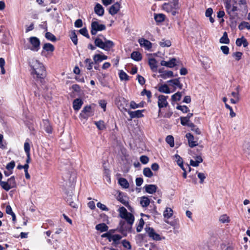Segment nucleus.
<instances>
[{
	"label": "nucleus",
	"instance_id": "32",
	"mask_svg": "<svg viewBox=\"0 0 250 250\" xmlns=\"http://www.w3.org/2000/svg\"><path fill=\"white\" fill-rule=\"evenodd\" d=\"M220 42L221 43L229 44V40L228 37V34L226 32H224L222 37L220 38Z\"/></svg>",
	"mask_w": 250,
	"mask_h": 250
},
{
	"label": "nucleus",
	"instance_id": "62",
	"mask_svg": "<svg viewBox=\"0 0 250 250\" xmlns=\"http://www.w3.org/2000/svg\"><path fill=\"white\" fill-rule=\"evenodd\" d=\"M177 109L180 110L183 113H187L189 110L188 107L186 105H179L177 106Z\"/></svg>",
	"mask_w": 250,
	"mask_h": 250
},
{
	"label": "nucleus",
	"instance_id": "15",
	"mask_svg": "<svg viewBox=\"0 0 250 250\" xmlns=\"http://www.w3.org/2000/svg\"><path fill=\"white\" fill-rule=\"evenodd\" d=\"M144 110H137L134 111H128L127 112L129 115L131 119L135 118H141L144 116L143 114V112Z\"/></svg>",
	"mask_w": 250,
	"mask_h": 250
},
{
	"label": "nucleus",
	"instance_id": "55",
	"mask_svg": "<svg viewBox=\"0 0 250 250\" xmlns=\"http://www.w3.org/2000/svg\"><path fill=\"white\" fill-rule=\"evenodd\" d=\"M197 176L200 179V183L201 184H203L204 183V180L206 178V175L205 173L202 172L197 173Z\"/></svg>",
	"mask_w": 250,
	"mask_h": 250
},
{
	"label": "nucleus",
	"instance_id": "46",
	"mask_svg": "<svg viewBox=\"0 0 250 250\" xmlns=\"http://www.w3.org/2000/svg\"><path fill=\"white\" fill-rule=\"evenodd\" d=\"M70 38H71L72 41L73 42L75 45L77 44V43H78L77 36L76 34L75 31H72L70 32Z\"/></svg>",
	"mask_w": 250,
	"mask_h": 250
},
{
	"label": "nucleus",
	"instance_id": "34",
	"mask_svg": "<svg viewBox=\"0 0 250 250\" xmlns=\"http://www.w3.org/2000/svg\"><path fill=\"white\" fill-rule=\"evenodd\" d=\"M173 214V210L170 208H167L164 212V216L167 219L170 218Z\"/></svg>",
	"mask_w": 250,
	"mask_h": 250
},
{
	"label": "nucleus",
	"instance_id": "59",
	"mask_svg": "<svg viewBox=\"0 0 250 250\" xmlns=\"http://www.w3.org/2000/svg\"><path fill=\"white\" fill-rule=\"evenodd\" d=\"M232 56L236 61H239L241 59L242 53L240 52H236L233 54Z\"/></svg>",
	"mask_w": 250,
	"mask_h": 250
},
{
	"label": "nucleus",
	"instance_id": "14",
	"mask_svg": "<svg viewBox=\"0 0 250 250\" xmlns=\"http://www.w3.org/2000/svg\"><path fill=\"white\" fill-rule=\"evenodd\" d=\"M176 60L175 58L170 59L169 61H162L161 65L168 68H172L176 65Z\"/></svg>",
	"mask_w": 250,
	"mask_h": 250
},
{
	"label": "nucleus",
	"instance_id": "63",
	"mask_svg": "<svg viewBox=\"0 0 250 250\" xmlns=\"http://www.w3.org/2000/svg\"><path fill=\"white\" fill-rule=\"evenodd\" d=\"M97 206L98 208H100L102 210L104 211H108V209L106 207V206L104 204H102L100 202H99L97 204Z\"/></svg>",
	"mask_w": 250,
	"mask_h": 250
},
{
	"label": "nucleus",
	"instance_id": "61",
	"mask_svg": "<svg viewBox=\"0 0 250 250\" xmlns=\"http://www.w3.org/2000/svg\"><path fill=\"white\" fill-rule=\"evenodd\" d=\"M220 49L225 55L229 54V49L228 46L223 45L221 46Z\"/></svg>",
	"mask_w": 250,
	"mask_h": 250
},
{
	"label": "nucleus",
	"instance_id": "42",
	"mask_svg": "<svg viewBox=\"0 0 250 250\" xmlns=\"http://www.w3.org/2000/svg\"><path fill=\"white\" fill-rule=\"evenodd\" d=\"M95 125L97 127L101 130H104L105 128L104 123L103 121H99L98 122H95Z\"/></svg>",
	"mask_w": 250,
	"mask_h": 250
},
{
	"label": "nucleus",
	"instance_id": "26",
	"mask_svg": "<svg viewBox=\"0 0 250 250\" xmlns=\"http://www.w3.org/2000/svg\"><path fill=\"white\" fill-rule=\"evenodd\" d=\"M95 229L101 232L107 231L108 227L104 223H100L96 226Z\"/></svg>",
	"mask_w": 250,
	"mask_h": 250
},
{
	"label": "nucleus",
	"instance_id": "10",
	"mask_svg": "<svg viewBox=\"0 0 250 250\" xmlns=\"http://www.w3.org/2000/svg\"><path fill=\"white\" fill-rule=\"evenodd\" d=\"M168 96L163 95H159L158 97V105L159 108L166 107L168 105L167 99Z\"/></svg>",
	"mask_w": 250,
	"mask_h": 250
},
{
	"label": "nucleus",
	"instance_id": "16",
	"mask_svg": "<svg viewBox=\"0 0 250 250\" xmlns=\"http://www.w3.org/2000/svg\"><path fill=\"white\" fill-rule=\"evenodd\" d=\"M120 9V3L119 2H116L110 6L109 9V13L114 15L118 13Z\"/></svg>",
	"mask_w": 250,
	"mask_h": 250
},
{
	"label": "nucleus",
	"instance_id": "28",
	"mask_svg": "<svg viewBox=\"0 0 250 250\" xmlns=\"http://www.w3.org/2000/svg\"><path fill=\"white\" fill-rule=\"evenodd\" d=\"M95 12L98 15L101 16L104 14V10L102 6L100 4H97L94 8Z\"/></svg>",
	"mask_w": 250,
	"mask_h": 250
},
{
	"label": "nucleus",
	"instance_id": "19",
	"mask_svg": "<svg viewBox=\"0 0 250 250\" xmlns=\"http://www.w3.org/2000/svg\"><path fill=\"white\" fill-rule=\"evenodd\" d=\"M194 159V160L191 159L190 161V165L192 167H198L203 162V159L200 155L196 156Z\"/></svg>",
	"mask_w": 250,
	"mask_h": 250
},
{
	"label": "nucleus",
	"instance_id": "53",
	"mask_svg": "<svg viewBox=\"0 0 250 250\" xmlns=\"http://www.w3.org/2000/svg\"><path fill=\"white\" fill-rule=\"evenodd\" d=\"M24 149L26 154V155H28V154H30V146L28 142H25L24 143Z\"/></svg>",
	"mask_w": 250,
	"mask_h": 250
},
{
	"label": "nucleus",
	"instance_id": "48",
	"mask_svg": "<svg viewBox=\"0 0 250 250\" xmlns=\"http://www.w3.org/2000/svg\"><path fill=\"white\" fill-rule=\"evenodd\" d=\"M84 63L86 64V67L88 70H91L92 68L93 67V62H92L91 60L90 59H86L84 61Z\"/></svg>",
	"mask_w": 250,
	"mask_h": 250
},
{
	"label": "nucleus",
	"instance_id": "50",
	"mask_svg": "<svg viewBox=\"0 0 250 250\" xmlns=\"http://www.w3.org/2000/svg\"><path fill=\"white\" fill-rule=\"evenodd\" d=\"M45 36L47 40L52 42H55L56 41L55 36L50 32H46Z\"/></svg>",
	"mask_w": 250,
	"mask_h": 250
},
{
	"label": "nucleus",
	"instance_id": "54",
	"mask_svg": "<svg viewBox=\"0 0 250 250\" xmlns=\"http://www.w3.org/2000/svg\"><path fill=\"white\" fill-rule=\"evenodd\" d=\"M7 182L9 184V185L12 186L13 188H15L16 186V183L14 176L11 177L8 179Z\"/></svg>",
	"mask_w": 250,
	"mask_h": 250
},
{
	"label": "nucleus",
	"instance_id": "45",
	"mask_svg": "<svg viewBox=\"0 0 250 250\" xmlns=\"http://www.w3.org/2000/svg\"><path fill=\"white\" fill-rule=\"evenodd\" d=\"M159 44L162 47H169L171 43L169 40H162L159 43Z\"/></svg>",
	"mask_w": 250,
	"mask_h": 250
},
{
	"label": "nucleus",
	"instance_id": "25",
	"mask_svg": "<svg viewBox=\"0 0 250 250\" xmlns=\"http://www.w3.org/2000/svg\"><path fill=\"white\" fill-rule=\"evenodd\" d=\"M236 44L238 46H241L243 45L244 47H246L248 45V42L246 39L244 37H242L241 38H238L236 40Z\"/></svg>",
	"mask_w": 250,
	"mask_h": 250
},
{
	"label": "nucleus",
	"instance_id": "20",
	"mask_svg": "<svg viewBox=\"0 0 250 250\" xmlns=\"http://www.w3.org/2000/svg\"><path fill=\"white\" fill-rule=\"evenodd\" d=\"M158 91L165 94H169L171 92L168 85L166 84L160 85L158 87Z\"/></svg>",
	"mask_w": 250,
	"mask_h": 250
},
{
	"label": "nucleus",
	"instance_id": "18",
	"mask_svg": "<svg viewBox=\"0 0 250 250\" xmlns=\"http://www.w3.org/2000/svg\"><path fill=\"white\" fill-rule=\"evenodd\" d=\"M145 191L149 194H153L157 189V187L155 185H146L144 187Z\"/></svg>",
	"mask_w": 250,
	"mask_h": 250
},
{
	"label": "nucleus",
	"instance_id": "52",
	"mask_svg": "<svg viewBox=\"0 0 250 250\" xmlns=\"http://www.w3.org/2000/svg\"><path fill=\"white\" fill-rule=\"evenodd\" d=\"M243 150L245 152L249 154H250V143L246 142L245 143L243 146Z\"/></svg>",
	"mask_w": 250,
	"mask_h": 250
},
{
	"label": "nucleus",
	"instance_id": "33",
	"mask_svg": "<svg viewBox=\"0 0 250 250\" xmlns=\"http://www.w3.org/2000/svg\"><path fill=\"white\" fill-rule=\"evenodd\" d=\"M161 78L166 79L169 78L174 77L173 73L171 71H166L162 74H160L159 76Z\"/></svg>",
	"mask_w": 250,
	"mask_h": 250
},
{
	"label": "nucleus",
	"instance_id": "47",
	"mask_svg": "<svg viewBox=\"0 0 250 250\" xmlns=\"http://www.w3.org/2000/svg\"><path fill=\"white\" fill-rule=\"evenodd\" d=\"M119 77L121 80L127 81L128 80V76L127 74L123 70H120L119 72Z\"/></svg>",
	"mask_w": 250,
	"mask_h": 250
},
{
	"label": "nucleus",
	"instance_id": "64",
	"mask_svg": "<svg viewBox=\"0 0 250 250\" xmlns=\"http://www.w3.org/2000/svg\"><path fill=\"white\" fill-rule=\"evenodd\" d=\"M140 160L141 163L143 164H146L149 161L148 158L145 155L142 156L140 157Z\"/></svg>",
	"mask_w": 250,
	"mask_h": 250
},
{
	"label": "nucleus",
	"instance_id": "7",
	"mask_svg": "<svg viewBox=\"0 0 250 250\" xmlns=\"http://www.w3.org/2000/svg\"><path fill=\"white\" fill-rule=\"evenodd\" d=\"M94 115V111L92 110L91 106H86L82 110L80 113L81 118L87 119L88 117Z\"/></svg>",
	"mask_w": 250,
	"mask_h": 250
},
{
	"label": "nucleus",
	"instance_id": "5",
	"mask_svg": "<svg viewBox=\"0 0 250 250\" xmlns=\"http://www.w3.org/2000/svg\"><path fill=\"white\" fill-rule=\"evenodd\" d=\"M105 26L103 24H100L96 21H93L91 23V33L92 35H95L98 31L104 30Z\"/></svg>",
	"mask_w": 250,
	"mask_h": 250
},
{
	"label": "nucleus",
	"instance_id": "8",
	"mask_svg": "<svg viewBox=\"0 0 250 250\" xmlns=\"http://www.w3.org/2000/svg\"><path fill=\"white\" fill-rule=\"evenodd\" d=\"M168 85L173 88V90L171 92H174L176 90L177 88L181 89L183 87V84L180 81V78L174 79L167 81Z\"/></svg>",
	"mask_w": 250,
	"mask_h": 250
},
{
	"label": "nucleus",
	"instance_id": "58",
	"mask_svg": "<svg viewBox=\"0 0 250 250\" xmlns=\"http://www.w3.org/2000/svg\"><path fill=\"white\" fill-rule=\"evenodd\" d=\"M141 95L142 96L146 95L148 99H150L151 97V93L149 90H147L146 89H144L142 92Z\"/></svg>",
	"mask_w": 250,
	"mask_h": 250
},
{
	"label": "nucleus",
	"instance_id": "38",
	"mask_svg": "<svg viewBox=\"0 0 250 250\" xmlns=\"http://www.w3.org/2000/svg\"><path fill=\"white\" fill-rule=\"evenodd\" d=\"M66 201L69 204V205L74 208H77V204L74 201L72 197L70 196H68L66 198Z\"/></svg>",
	"mask_w": 250,
	"mask_h": 250
},
{
	"label": "nucleus",
	"instance_id": "40",
	"mask_svg": "<svg viewBox=\"0 0 250 250\" xmlns=\"http://www.w3.org/2000/svg\"><path fill=\"white\" fill-rule=\"evenodd\" d=\"M43 49L46 51L53 52L54 50V47L52 44L46 43L44 44Z\"/></svg>",
	"mask_w": 250,
	"mask_h": 250
},
{
	"label": "nucleus",
	"instance_id": "4",
	"mask_svg": "<svg viewBox=\"0 0 250 250\" xmlns=\"http://www.w3.org/2000/svg\"><path fill=\"white\" fill-rule=\"evenodd\" d=\"M178 7L177 1H168L163 4V9L167 12L171 13L172 15H175Z\"/></svg>",
	"mask_w": 250,
	"mask_h": 250
},
{
	"label": "nucleus",
	"instance_id": "41",
	"mask_svg": "<svg viewBox=\"0 0 250 250\" xmlns=\"http://www.w3.org/2000/svg\"><path fill=\"white\" fill-rule=\"evenodd\" d=\"M166 142L169 145L170 147H173L174 146V138L171 135H168L166 137Z\"/></svg>",
	"mask_w": 250,
	"mask_h": 250
},
{
	"label": "nucleus",
	"instance_id": "12",
	"mask_svg": "<svg viewBox=\"0 0 250 250\" xmlns=\"http://www.w3.org/2000/svg\"><path fill=\"white\" fill-rule=\"evenodd\" d=\"M186 137L188 139V145L190 147H193L198 146L197 141L195 140L194 136L190 133H187Z\"/></svg>",
	"mask_w": 250,
	"mask_h": 250
},
{
	"label": "nucleus",
	"instance_id": "56",
	"mask_svg": "<svg viewBox=\"0 0 250 250\" xmlns=\"http://www.w3.org/2000/svg\"><path fill=\"white\" fill-rule=\"evenodd\" d=\"M104 176L106 181L108 183H110V171L108 169L104 170Z\"/></svg>",
	"mask_w": 250,
	"mask_h": 250
},
{
	"label": "nucleus",
	"instance_id": "43",
	"mask_svg": "<svg viewBox=\"0 0 250 250\" xmlns=\"http://www.w3.org/2000/svg\"><path fill=\"white\" fill-rule=\"evenodd\" d=\"M143 174L145 176L149 178H150L153 176L152 172L148 167L145 168L143 169Z\"/></svg>",
	"mask_w": 250,
	"mask_h": 250
},
{
	"label": "nucleus",
	"instance_id": "36",
	"mask_svg": "<svg viewBox=\"0 0 250 250\" xmlns=\"http://www.w3.org/2000/svg\"><path fill=\"white\" fill-rule=\"evenodd\" d=\"M165 16L163 14H155L154 19L157 22H161L165 20Z\"/></svg>",
	"mask_w": 250,
	"mask_h": 250
},
{
	"label": "nucleus",
	"instance_id": "27",
	"mask_svg": "<svg viewBox=\"0 0 250 250\" xmlns=\"http://www.w3.org/2000/svg\"><path fill=\"white\" fill-rule=\"evenodd\" d=\"M140 203L143 207H146L150 204V200L146 196H143L140 198Z\"/></svg>",
	"mask_w": 250,
	"mask_h": 250
},
{
	"label": "nucleus",
	"instance_id": "22",
	"mask_svg": "<svg viewBox=\"0 0 250 250\" xmlns=\"http://www.w3.org/2000/svg\"><path fill=\"white\" fill-rule=\"evenodd\" d=\"M107 59V56L104 55L96 54L93 56V60L95 63L101 62Z\"/></svg>",
	"mask_w": 250,
	"mask_h": 250
},
{
	"label": "nucleus",
	"instance_id": "11",
	"mask_svg": "<svg viewBox=\"0 0 250 250\" xmlns=\"http://www.w3.org/2000/svg\"><path fill=\"white\" fill-rule=\"evenodd\" d=\"M225 6L229 13L237 10L236 2L235 1H226Z\"/></svg>",
	"mask_w": 250,
	"mask_h": 250
},
{
	"label": "nucleus",
	"instance_id": "13",
	"mask_svg": "<svg viewBox=\"0 0 250 250\" xmlns=\"http://www.w3.org/2000/svg\"><path fill=\"white\" fill-rule=\"evenodd\" d=\"M138 42L141 47L145 48L146 50H149L152 47V43L148 40L144 38L139 39Z\"/></svg>",
	"mask_w": 250,
	"mask_h": 250
},
{
	"label": "nucleus",
	"instance_id": "29",
	"mask_svg": "<svg viewBox=\"0 0 250 250\" xmlns=\"http://www.w3.org/2000/svg\"><path fill=\"white\" fill-rule=\"evenodd\" d=\"M119 184L123 188H127L129 187V183L127 180L124 178H120L118 180Z\"/></svg>",
	"mask_w": 250,
	"mask_h": 250
},
{
	"label": "nucleus",
	"instance_id": "49",
	"mask_svg": "<svg viewBox=\"0 0 250 250\" xmlns=\"http://www.w3.org/2000/svg\"><path fill=\"white\" fill-rule=\"evenodd\" d=\"M182 97V93L180 92H177L171 96V99L173 101H178L181 99Z\"/></svg>",
	"mask_w": 250,
	"mask_h": 250
},
{
	"label": "nucleus",
	"instance_id": "57",
	"mask_svg": "<svg viewBox=\"0 0 250 250\" xmlns=\"http://www.w3.org/2000/svg\"><path fill=\"white\" fill-rule=\"evenodd\" d=\"M15 166V163L14 161H11L9 163H8L6 166V169L9 171H12V169L14 168Z\"/></svg>",
	"mask_w": 250,
	"mask_h": 250
},
{
	"label": "nucleus",
	"instance_id": "9",
	"mask_svg": "<svg viewBox=\"0 0 250 250\" xmlns=\"http://www.w3.org/2000/svg\"><path fill=\"white\" fill-rule=\"evenodd\" d=\"M29 41L32 46L30 49L34 51H38L40 47V41L38 38L35 37H32L29 39Z\"/></svg>",
	"mask_w": 250,
	"mask_h": 250
},
{
	"label": "nucleus",
	"instance_id": "60",
	"mask_svg": "<svg viewBox=\"0 0 250 250\" xmlns=\"http://www.w3.org/2000/svg\"><path fill=\"white\" fill-rule=\"evenodd\" d=\"M79 32L82 34L83 35V36L87 37V38H89V35H88V31H87V30L86 29V28H82L80 30H79Z\"/></svg>",
	"mask_w": 250,
	"mask_h": 250
},
{
	"label": "nucleus",
	"instance_id": "31",
	"mask_svg": "<svg viewBox=\"0 0 250 250\" xmlns=\"http://www.w3.org/2000/svg\"><path fill=\"white\" fill-rule=\"evenodd\" d=\"M122 238V236L119 234H112L111 241H113V244L114 245H118Z\"/></svg>",
	"mask_w": 250,
	"mask_h": 250
},
{
	"label": "nucleus",
	"instance_id": "39",
	"mask_svg": "<svg viewBox=\"0 0 250 250\" xmlns=\"http://www.w3.org/2000/svg\"><path fill=\"white\" fill-rule=\"evenodd\" d=\"M118 200L125 206H127L128 204V202L126 197L124 196L121 194L119 195Z\"/></svg>",
	"mask_w": 250,
	"mask_h": 250
},
{
	"label": "nucleus",
	"instance_id": "21",
	"mask_svg": "<svg viewBox=\"0 0 250 250\" xmlns=\"http://www.w3.org/2000/svg\"><path fill=\"white\" fill-rule=\"evenodd\" d=\"M148 63L151 69L153 72H156L157 69V62L154 58L149 59L148 60Z\"/></svg>",
	"mask_w": 250,
	"mask_h": 250
},
{
	"label": "nucleus",
	"instance_id": "44",
	"mask_svg": "<svg viewBox=\"0 0 250 250\" xmlns=\"http://www.w3.org/2000/svg\"><path fill=\"white\" fill-rule=\"evenodd\" d=\"M250 25L248 22L243 21L238 26V28L240 30H242L245 28H247L248 30H250Z\"/></svg>",
	"mask_w": 250,
	"mask_h": 250
},
{
	"label": "nucleus",
	"instance_id": "2",
	"mask_svg": "<svg viewBox=\"0 0 250 250\" xmlns=\"http://www.w3.org/2000/svg\"><path fill=\"white\" fill-rule=\"evenodd\" d=\"M95 44L97 47L107 51H110L114 46V43L112 41L108 40L104 37V40L97 38L95 40Z\"/></svg>",
	"mask_w": 250,
	"mask_h": 250
},
{
	"label": "nucleus",
	"instance_id": "17",
	"mask_svg": "<svg viewBox=\"0 0 250 250\" xmlns=\"http://www.w3.org/2000/svg\"><path fill=\"white\" fill-rule=\"evenodd\" d=\"M41 125L42 129H44L47 133L49 134L52 133V128L48 120H43Z\"/></svg>",
	"mask_w": 250,
	"mask_h": 250
},
{
	"label": "nucleus",
	"instance_id": "51",
	"mask_svg": "<svg viewBox=\"0 0 250 250\" xmlns=\"http://www.w3.org/2000/svg\"><path fill=\"white\" fill-rule=\"evenodd\" d=\"M144 220L142 219V218H141L140 220H139V224L137 227V228H136V230L137 232H140L142 231L143 228V226L144 225Z\"/></svg>",
	"mask_w": 250,
	"mask_h": 250
},
{
	"label": "nucleus",
	"instance_id": "1",
	"mask_svg": "<svg viewBox=\"0 0 250 250\" xmlns=\"http://www.w3.org/2000/svg\"><path fill=\"white\" fill-rule=\"evenodd\" d=\"M30 65L31 67V74L34 78L43 79L46 77V71L42 63L37 60L32 59L30 62Z\"/></svg>",
	"mask_w": 250,
	"mask_h": 250
},
{
	"label": "nucleus",
	"instance_id": "3",
	"mask_svg": "<svg viewBox=\"0 0 250 250\" xmlns=\"http://www.w3.org/2000/svg\"><path fill=\"white\" fill-rule=\"evenodd\" d=\"M119 212L120 216L125 219L127 224L131 227L134 222V217L133 215L128 212L126 209L123 207L119 208Z\"/></svg>",
	"mask_w": 250,
	"mask_h": 250
},
{
	"label": "nucleus",
	"instance_id": "37",
	"mask_svg": "<svg viewBox=\"0 0 250 250\" xmlns=\"http://www.w3.org/2000/svg\"><path fill=\"white\" fill-rule=\"evenodd\" d=\"M219 221L222 223H228L230 222L229 218L226 214H223L220 216Z\"/></svg>",
	"mask_w": 250,
	"mask_h": 250
},
{
	"label": "nucleus",
	"instance_id": "30",
	"mask_svg": "<svg viewBox=\"0 0 250 250\" xmlns=\"http://www.w3.org/2000/svg\"><path fill=\"white\" fill-rule=\"evenodd\" d=\"M131 58L136 61H139L142 59V55L138 51H134L131 54Z\"/></svg>",
	"mask_w": 250,
	"mask_h": 250
},
{
	"label": "nucleus",
	"instance_id": "24",
	"mask_svg": "<svg viewBox=\"0 0 250 250\" xmlns=\"http://www.w3.org/2000/svg\"><path fill=\"white\" fill-rule=\"evenodd\" d=\"M83 104V101L80 99H75L73 103V108L75 110H79Z\"/></svg>",
	"mask_w": 250,
	"mask_h": 250
},
{
	"label": "nucleus",
	"instance_id": "6",
	"mask_svg": "<svg viewBox=\"0 0 250 250\" xmlns=\"http://www.w3.org/2000/svg\"><path fill=\"white\" fill-rule=\"evenodd\" d=\"M145 230L148 236L153 240L160 241L162 239V237L157 233L153 228L146 227L145 228Z\"/></svg>",
	"mask_w": 250,
	"mask_h": 250
},
{
	"label": "nucleus",
	"instance_id": "23",
	"mask_svg": "<svg viewBox=\"0 0 250 250\" xmlns=\"http://www.w3.org/2000/svg\"><path fill=\"white\" fill-rule=\"evenodd\" d=\"M231 95L234 98L230 99V101L231 104H235L239 102L240 101V95L239 92H232Z\"/></svg>",
	"mask_w": 250,
	"mask_h": 250
},
{
	"label": "nucleus",
	"instance_id": "35",
	"mask_svg": "<svg viewBox=\"0 0 250 250\" xmlns=\"http://www.w3.org/2000/svg\"><path fill=\"white\" fill-rule=\"evenodd\" d=\"M0 186L1 188L5 190L6 191H8L10 189L12 188V186H11L7 182L1 181L0 182Z\"/></svg>",
	"mask_w": 250,
	"mask_h": 250
}]
</instances>
